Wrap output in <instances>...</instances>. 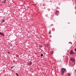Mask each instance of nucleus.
<instances>
[{
	"label": "nucleus",
	"instance_id": "nucleus-1",
	"mask_svg": "<svg viewBox=\"0 0 76 76\" xmlns=\"http://www.w3.org/2000/svg\"><path fill=\"white\" fill-rule=\"evenodd\" d=\"M66 71V69L64 68H62L61 69L60 73L61 75H64V72Z\"/></svg>",
	"mask_w": 76,
	"mask_h": 76
},
{
	"label": "nucleus",
	"instance_id": "nucleus-2",
	"mask_svg": "<svg viewBox=\"0 0 76 76\" xmlns=\"http://www.w3.org/2000/svg\"><path fill=\"white\" fill-rule=\"evenodd\" d=\"M70 61L72 62H75V57H71L70 59Z\"/></svg>",
	"mask_w": 76,
	"mask_h": 76
},
{
	"label": "nucleus",
	"instance_id": "nucleus-3",
	"mask_svg": "<svg viewBox=\"0 0 76 76\" xmlns=\"http://www.w3.org/2000/svg\"><path fill=\"white\" fill-rule=\"evenodd\" d=\"M69 53L70 54V55H72V54L73 55V54H76V53L74 52L72 50L69 51Z\"/></svg>",
	"mask_w": 76,
	"mask_h": 76
},
{
	"label": "nucleus",
	"instance_id": "nucleus-4",
	"mask_svg": "<svg viewBox=\"0 0 76 76\" xmlns=\"http://www.w3.org/2000/svg\"><path fill=\"white\" fill-rule=\"evenodd\" d=\"M56 15H59V11L56 10L55 12Z\"/></svg>",
	"mask_w": 76,
	"mask_h": 76
},
{
	"label": "nucleus",
	"instance_id": "nucleus-5",
	"mask_svg": "<svg viewBox=\"0 0 76 76\" xmlns=\"http://www.w3.org/2000/svg\"><path fill=\"white\" fill-rule=\"evenodd\" d=\"M0 35H2L3 37H4V34L1 32H0Z\"/></svg>",
	"mask_w": 76,
	"mask_h": 76
},
{
	"label": "nucleus",
	"instance_id": "nucleus-6",
	"mask_svg": "<svg viewBox=\"0 0 76 76\" xmlns=\"http://www.w3.org/2000/svg\"><path fill=\"white\" fill-rule=\"evenodd\" d=\"M67 74L68 76H71V74H70V73H68Z\"/></svg>",
	"mask_w": 76,
	"mask_h": 76
},
{
	"label": "nucleus",
	"instance_id": "nucleus-7",
	"mask_svg": "<svg viewBox=\"0 0 76 76\" xmlns=\"http://www.w3.org/2000/svg\"><path fill=\"white\" fill-rule=\"evenodd\" d=\"M39 48H42V45H39Z\"/></svg>",
	"mask_w": 76,
	"mask_h": 76
},
{
	"label": "nucleus",
	"instance_id": "nucleus-8",
	"mask_svg": "<svg viewBox=\"0 0 76 76\" xmlns=\"http://www.w3.org/2000/svg\"><path fill=\"white\" fill-rule=\"evenodd\" d=\"M2 2L5 3H6V2H7V1H6V0H4V1H2Z\"/></svg>",
	"mask_w": 76,
	"mask_h": 76
},
{
	"label": "nucleus",
	"instance_id": "nucleus-9",
	"mask_svg": "<svg viewBox=\"0 0 76 76\" xmlns=\"http://www.w3.org/2000/svg\"><path fill=\"white\" fill-rule=\"evenodd\" d=\"M53 53H54V52H53V51H51L50 52L51 54H53Z\"/></svg>",
	"mask_w": 76,
	"mask_h": 76
},
{
	"label": "nucleus",
	"instance_id": "nucleus-10",
	"mask_svg": "<svg viewBox=\"0 0 76 76\" xmlns=\"http://www.w3.org/2000/svg\"><path fill=\"white\" fill-rule=\"evenodd\" d=\"M51 31L50 30L49 32V34H51Z\"/></svg>",
	"mask_w": 76,
	"mask_h": 76
},
{
	"label": "nucleus",
	"instance_id": "nucleus-11",
	"mask_svg": "<svg viewBox=\"0 0 76 76\" xmlns=\"http://www.w3.org/2000/svg\"><path fill=\"white\" fill-rule=\"evenodd\" d=\"M32 62H30L29 63V65H32Z\"/></svg>",
	"mask_w": 76,
	"mask_h": 76
},
{
	"label": "nucleus",
	"instance_id": "nucleus-12",
	"mask_svg": "<svg viewBox=\"0 0 76 76\" xmlns=\"http://www.w3.org/2000/svg\"><path fill=\"white\" fill-rule=\"evenodd\" d=\"M15 74L17 76H19V75L18 74V73H15Z\"/></svg>",
	"mask_w": 76,
	"mask_h": 76
},
{
	"label": "nucleus",
	"instance_id": "nucleus-13",
	"mask_svg": "<svg viewBox=\"0 0 76 76\" xmlns=\"http://www.w3.org/2000/svg\"><path fill=\"white\" fill-rule=\"evenodd\" d=\"M13 67H15V66H12L10 67V68H11V69H13Z\"/></svg>",
	"mask_w": 76,
	"mask_h": 76
},
{
	"label": "nucleus",
	"instance_id": "nucleus-14",
	"mask_svg": "<svg viewBox=\"0 0 76 76\" xmlns=\"http://www.w3.org/2000/svg\"><path fill=\"white\" fill-rule=\"evenodd\" d=\"M4 21H5V20L3 19L2 20V22H4Z\"/></svg>",
	"mask_w": 76,
	"mask_h": 76
},
{
	"label": "nucleus",
	"instance_id": "nucleus-15",
	"mask_svg": "<svg viewBox=\"0 0 76 76\" xmlns=\"http://www.w3.org/2000/svg\"><path fill=\"white\" fill-rule=\"evenodd\" d=\"M40 56L41 57H42L43 56V54H41Z\"/></svg>",
	"mask_w": 76,
	"mask_h": 76
},
{
	"label": "nucleus",
	"instance_id": "nucleus-16",
	"mask_svg": "<svg viewBox=\"0 0 76 76\" xmlns=\"http://www.w3.org/2000/svg\"><path fill=\"white\" fill-rule=\"evenodd\" d=\"M7 53H10V52L9 51H8Z\"/></svg>",
	"mask_w": 76,
	"mask_h": 76
},
{
	"label": "nucleus",
	"instance_id": "nucleus-17",
	"mask_svg": "<svg viewBox=\"0 0 76 76\" xmlns=\"http://www.w3.org/2000/svg\"><path fill=\"white\" fill-rule=\"evenodd\" d=\"M49 45H47V47H48V46H49Z\"/></svg>",
	"mask_w": 76,
	"mask_h": 76
},
{
	"label": "nucleus",
	"instance_id": "nucleus-18",
	"mask_svg": "<svg viewBox=\"0 0 76 76\" xmlns=\"http://www.w3.org/2000/svg\"><path fill=\"white\" fill-rule=\"evenodd\" d=\"M75 51H76V49H75Z\"/></svg>",
	"mask_w": 76,
	"mask_h": 76
},
{
	"label": "nucleus",
	"instance_id": "nucleus-19",
	"mask_svg": "<svg viewBox=\"0 0 76 76\" xmlns=\"http://www.w3.org/2000/svg\"><path fill=\"white\" fill-rule=\"evenodd\" d=\"M33 34H35V33H33Z\"/></svg>",
	"mask_w": 76,
	"mask_h": 76
},
{
	"label": "nucleus",
	"instance_id": "nucleus-20",
	"mask_svg": "<svg viewBox=\"0 0 76 76\" xmlns=\"http://www.w3.org/2000/svg\"><path fill=\"white\" fill-rule=\"evenodd\" d=\"M17 36V35L16 34V36Z\"/></svg>",
	"mask_w": 76,
	"mask_h": 76
}]
</instances>
